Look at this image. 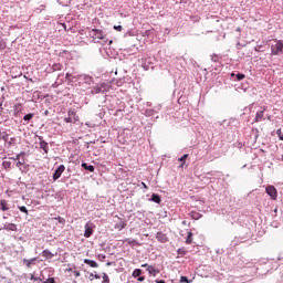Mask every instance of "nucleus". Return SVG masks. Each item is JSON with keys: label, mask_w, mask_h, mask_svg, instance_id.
I'll return each instance as SVG.
<instances>
[{"label": "nucleus", "mask_w": 283, "mask_h": 283, "mask_svg": "<svg viewBox=\"0 0 283 283\" xmlns=\"http://www.w3.org/2000/svg\"><path fill=\"white\" fill-rule=\"evenodd\" d=\"M142 268L146 269V271H148L149 275H153V277H156V275L160 273V270H158L155 265H149L145 263V264H142Z\"/></svg>", "instance_id": "nucleus-1"}, {"label": "nucleus", "mask_w": 283, "mask_h": 283, "mask_svg": "<svg viewBox=\"0 0 283 283\" xmlns=\"http://www.w3.org/2000/svg\"><path fill=\"white\" fill-rule=\"evenodd\" d=\"M265 191L272 200H277V189H275L274 186H268Z\"/></svg>", "instance_id": "nucleus-2"}, {"label": "nucleus", "mask_w": 283, "mask_h": 283, "mask_svg": "<svg viewBox=\"0 0 283 283\" xmlns=\"http://www.w3.org/2000/svg\"><path fill=\"white\" fill-rule=\"evenodd\" d=\"M94 233V223L87 222L85 224L84 238H92Z\"/></svg>", "instance_id": "nucleus-3"}, {"label": "nucleus", "mask_w": 283, "mask_h": 283, "mask_svg": "<svg viewBox=\"0 0 283 283\" xmlns=\"http://www.w3.org/2000/svg\"><path fill=\"white\" fill-rule=\"evenodd\" d=\"M283 50V43L282 41H277L275 45L272 46V54L274 56H277V54H281Z\"/></svg>", "instance_id": "nucleus-4"}, {"label": "nucleus", "mask_w": 283, "mask_h": 283, "mask_svg": "<svg viewBox=\"0 0 283 283\" xmlns=\"http://www.w3.org/2000/svg\"><path fill=\"white\" fill-rule=\"evenodd\" d=\"M63 171H65V166L60 165L53 174V180H59V178H61V176L63 175Z\"/></svg>", "instance_id": "nucleus-5"}, {"label": "nucleus", "mask_w": 283, "mask_h": 283, "mask_svg": "<svg viewBox=\"0 0 283 283\" xmlns=\"http://www.w3.org/2000/svg\"><path fill=\"white\" fill-rule=\"evenodd\" d=\"M93 38L94 39H99V41H103V39H105V33L103 32V30L101 29H93Z\"/></svg>", "instance_id": "nucleus-6"}, {"label": "nucleus", "mask_w": 283, "mask_h": 283, "mask_svg": "<svg viewBox=\"0 0 283 283\" xmlns=\"http://www.w3.org/2000/svg\"><path fill=\"white\" fill-rule=\"evenodd\" d=\"M156 240H158V242H161L163 244H165V242H169V238L163 232L156 233Z\"/></svg>", "instance_id": "nucleus-7"}, {"label": "nucleus", "mask_w": 283, "mask_h": 283, "mask_svg": "<svg viewBox=\"0 0 283 283\" xmlns=\"http://www.w3.org/2000/svg\"><path fill=\"white\" fill-rule=\"evenodd\" d=\"M67 116H71V118H73V120H74L75 123H78V122L81 120V118H80L78 115L76 114V111H74V109H69Z\"/></svg>", "instance_id": "nucleus-8"}, {"label": "nucleus", "mask_w": 283, "mask_h": 283, "mask_svg": "<svg viewBox=\"0 0 283 283\" xmlns=\"http://www.w3.org/2000/svg\"><path fill=\"white\" fill-rule=\"evenodd\" d=\"M0 209L1 211H10V205H8L6 199L0 200Z\"/></svg>", "instance_id": "nucleus-9"}, {"label": "nucleus", "mask_w": 283, "mask_h": 283, "mask_svg": "<svg viewBox=\"0 0 283 283\" xmlns=\"http://www.w3.org/2000/svg\"><path fill=\"white\" fill-rule=\"evenodd\" d=\"M23 264L27 266V269H32V264L36 262V258L33 259H23Z\"/></svg>", "instance_id": "nucleus-10"}, {"label": "nucleus", "mask_w": 283, "mask_h": 283, "mask_svg": "<svg viewBox=\"0 0 283 283\" xmlns=\"http://www.w3.org/2000/svg\"><path fill=\"white\" fill-rule=\"evenodd\" d=\"M84 264H87L91 269H98V263L94 260L85 259Z\"/></svg>", "instance_id": "nucleus-11"}, {"label": "nucleus", "mask_w": 283, "mask_h": 283, "mask_svg": "<svg viewBox=\"0 0 283 283\" xmlns=\"http://www.w3.org/2000/svg\"><path fill=\"white\" fill-rule=\"evenodd\" d=\"M264 112H266V108H263L262 111L258 112L255 115V123L262 122V118H264Z\"/></svg>", "instance_id": "nucleus-12"}, {"label": "nucleus", "mask_w": 283, "mask_h": 283, "mask_svg": "<svg viewBox=\"0 0 283 283\" xmlns=\"http://www.w3.org/2000/svg\"><path fill=\"white\" fill-rule=\"evenodd\" d=\"M150 200L151 202H156V205H160V202H163V199L157 193H153Z\"/></svg>", "instance_id": "nucleus-13"}, {"label": "nucleus", "mask_w": 283, "mask_h": 283, "mask_svg": "<svg viewBox=\"0 0 283 283\" xmlns=\"http://www.w3.org/2000/svg\"><path fill=\"white\" fill-rule=\"evenodd\" d=\"M125 227H127V223H125L124 220H120L118 223L115 224V229H117V231H123Z\"/></svg>", "instance_id": "nucleus-14"}, {"label": "nucleus", "mask_w": 283, "mask_h": 283, "mask_svg": "<svg viewBox=\"0 0 283 283\" xmlns=\"http://www.w3.org/2000/svg\"><path fill=\"white\" fill-rule=\"evenodd\" d=\"M42 256L45 258V260H52L54 258V254H52V252H50V250H44L42 252Z\"/></svg>", "instance_id": "nucleus-15"}, {"label": "nucleus", "mask_w": 283, "mask_h": 283, "mask_svg": "<svg viewBox=\"0 0 283 283\" xmlns=\"http://www.w3.org/2000/svg\"><path fill=\"white\" fill-rule=\"evenodd\" d=\"M40 149H43V151L48 154V151H50V146L48 145V142H41Z\"/></svg>", "instance_id": "nucleus-16"}, {"label": "nucleus", "mask_w": 283, "mask_h": 283, "mask_svg": "<svg viewBox=\"0 0 283 283\" xmlns=\"http://www.w3.org/2000/svg\"><path fill=\"white\" fill-rule=\"evenodd\" d=\"M187 158H189V154H185L181 158H179V163H181V165L179 167L184 168L185 167V163H187Z\"/></svg>", "instance_id": "nucleus-17"}, {"label": "nucleus", "mask_w": 283, "mask_h": 283, "mask_svg": "<svg viewBox=\"0 0 283 283\" xmlns=\"http://www.w3.org/2000/svg\"><path fill=\"white\" fill-rule=\"evenodd\" d=\"M193 242V232H188L186 238V244H191Z\"/></svg>", "instance_id": "nucleus-18"}, {"label": "nucleus", "mask_w": 283, "mask_h": 283, "mask_svg": "<svg viewBox=\"0 0 283 283\" xmlns=\"http://www.w3.org/2000/svg\"><path fill=\"white\" fill-rule=\"evenodd\" d=\"M9 135L7 132L0 130V140H4V143H8Z\"/></svg>", "instance_id": "nucleus-19"}, {"label": "nucleus", "mask_w": 283, "mask_h": 283, "mask_svg": "<svg viewBox=\"0 0 283 283\" xmlns=\"http://www.w3.org/2000/svg\"><path fill=\"white\" fill-rule=\"evenodd\" d=\"M22 158H25V153H20L18 154L15 157H11V160H15V161H19L21 160Z\"/></svg>", "instance_id": "nucleus-20"}, {"label": "nucleus", "mask_w": 283, "mask_h": 283, "mask_svg": "<svg viewBox=\"0 0 283 283\" xmlns=\"http://www.w3.org/2000/svg\"><path fill=\"white\" fill-rule=\"evenodd\" d=\"M32 118H34V113H29V114L24 115L23 120H25V123H30V120H32Z\"/></svg>", "instance_id": "nucleus-21"}, {"label": "nucleus", "mask_w": 283, "mask_h": 283, "mask_svg": "<svg viewBox=\"0 0 283 283\" xmlns=\"http://www.w3.org/2000/svg\"><path fill=\"white\" fill-rule=\"evenodd\" d=\"M23 165H25V157H22L20 160L17 161L15 167L20 168L23 167Z\"/></svg>", "instance_id": "nucleus-22"}, {"label": "nucleus", "mask_w": 283, "mask_h": 283, "mask_svg": "<svg viewBox=\"0 0 283 283\" xmlns=\"http://www.w3.org/2000/svg\"><path fill=\"white\" fill-rule=\"evenodd\" d=\"M140 275H143V270L140 269H135L133 271V277H140Z\"/></svg>", "instance_id": "nucleus-23"}, {"label": "nucleus", "mask_w": 283, "mask_h": 283, "mask_svg": "<svg viewBox=\"0 0 283 283\" xmlns=\"http://www.w3.org/2000/svg\"><path fill=\"white\" fill-rule=\"evenodd\" d=\"M83 169H85L86 171H91L94 172V166H88L87 164L83 163L82 164Z\"/></svg>", "instance_id": "nucleus-24"}, {"label": "nucleus", "mask_w": 283, "mask_h": 283, "mask_svg": "<svg viewBox=\"0 0 283 283\" xmlns=\"http://www.w3.org/2000/svg\"><path fill=\"white\" fill-rule=\"evenodd\" d=\"M101 92H103V87L102 86H95L92 90V94H101Z\"/></svg>", "instance_id": "nucleus-25"}, {"label": "nucleus", "mask_w": 283, "mask_h": 283, "mask_svg": "<svg viewBox=\"0 0 283 283\" xmlns=\"http://www.w3.org/2000/svg\"><path fill=\"white\" fill-rule=\"evenodd\" d=\"M6 227L9 231H17V224L14 223H9Z\"/></svg>", "instance_id": "nucleus-26"}, {"label": "nucleus", "mask_w": 283, "mask_h": 283, "mask_svg": "<svg viewBox=\"0 0 283 283\" xmlns=\"http://www.w3.org/2000/svg\"><path fill=\"white\" fill-rule=\"evenodd\" d=\"M178 255L185 256L187 255V250L185 248H180L177 250Z\"/></svg>", "instance_id": "nucleus-27"}, {"label": "nucleus", "mask_w": 283, "mask_h": 283, "mask_svg": "<svg viewBox=\"0 0 283 283\" xmlns=\"http://www.w3.org/2000/svg\"><path fill=\"white\" fill-rule=\"evenodd\" d=\"M237 80L238 81H244V78H247V75L242 74V73H239L235 75Z\"/></svg>", "instance_id": "nucleus-28"}, {"label": "nucleus", "mask_w": 283, "mask_h": 283, "mask_svg": "<svg viewBox=\"0 0 283 283\" xmlns=\"http://www.w3.org/2000/svg\"><path fill=\"white\" fill-rule=\"evenodd\" d=\"M102 283H109V276L107 275V273H103V281Z\"/></svg>", "instance_id": "nucleus-29"}, {"label": "nucleus", "mask_w": 283, "mask_h": 283, "mask_svg": "<svg viewBox=\"0 0 283 283\" xmlns=\"http://www.w3.org/2000/svg\"><path fill=\"white\" fill-rule=\"evenodd\" d=\"M23 106L21 104H17L15 105V114H19L20 112H22Z\"/></svg>", "instance_id": "nucleus-30"}, {"label": "nucleus", "mask_w": 283, "mask_h": 283, "mask_svg": "<svg viewBox=\"0 0 283 283\" xmlns=\"http://www.w3.org/2000/svg\"><path fill=\"white\" fill-rule=\"evenodd\" d=\"M22 213H25L28 216V208L25 206H21L18 208Z\"/></svg>", "instance_id": "nucleus-31"}, {"label": "nucleus", "mask_w": 283, "mask_h": 283, "mask_svg": "<svg viewBox=\"0 0 283 283\" xmlns=\"http://www.w3.org/2000/svg\"><path fill=\"white\" fill-rule=\"evenodd\" d=\"M64 123H76L72 116L69 115V117L64 118Z\"/></svg>", "instance_id": "nucleus-32"}, {"label": "nucleus", "mask_w": 283, "mask_h": 283, "mask_svg": "<svg viewBox=\"0 0 283 283\" xmlns=\"http://www.w3.org/2000/svg\"><path fill=\"white\" fill-rule=\"evenodd\" d=\"M276 134H277L280 140H283L282 128H279V129L276 130Z\"/></svg>", "instance_id": "nucleus-33"}, {"label": "nucleus", "mask_w": 283, "mask_h": 283, "mask_svg": "<svg viewBox=\"0 0 283 283\" xmlns=\"http://www.w3.org/2000/svg\"><path fill=\"white\" fill-rule=\"evenodd\" d=\"M10 161H3L2 163V167L4 168V169H10Z\"/></svg>", "instance_id": "nucleus-34"}, {"label": "nucleus", "mask_w": 283, "mask_h": 283, "mask_svg": "<svg viewBox=\"0 0 283 283\" xmlns=\"http://www.w3.org/2000/svg\"><path fill=\"white\" fill-rule=\"evenodd\" d=\"M180 282L191 283V281H189V279L187 276H181Z\"/></svg>", "instance_id": "nucleus-35"}, {"label": "nucleus", "mask_w": 283, "mask_h": 283, "mask_svg": "<svg viewBox=\"0 0 283 283\" xmlns=\"http://www.w3.org/2000/svg\"><path fill=\"white\" fill-rule=\"evenodd\" d=\"M114 30L117 32H123V25H114Z\"/></svg>", "instance_id": "nucleus-36"}, {"label": "nucleus", "mask_w": 283, "mask_h": 283, "mask_svg": "<svg viewBox=\"0 0 283 283\" xmlns=\"http://www.w3.org/2000/svg\"><path fill=\"white\" fill-rule=\"evenodd\" d=\"M73 275L75 277H81V271H77L76 269L73 271Z\"/></svg>", "instance_id": "nucleus-37"}, {"label": "nucleus", "mask_w": 283, "mask_h": 283, "mask_svg": "<svg viewBox=\"0 0 283 283\" xmlns=\"http://www.w3.org/2000/svg\"><path fill=\"white\" fill-rule=\"evenodd\" d=\"M76 269V266H74V268H69V269H66V271H67V273H74V270Z\"/></svg>", "instance_id": "nucleus-38"}, {"label": "nucleus", "mask_w": 283, "mask_h": 283, "mask_svg": "<svg viewBox=\"0 0 283 283\" xmlns=\"http://www.w3.org/2000/svg\"><path fill=\"white\" fill-rule=\"evenodd\" d=\"M45 283H56V281H54V277H51V279H48V280L45 281Z\"/></svg>", "instance_id": "nucleus-39"}, {"label": "nucleus", "mask_w": 283, "mask_h": 283, "mask_svg": "<svg viewBox=\"0 0 283 283\" xmlns=\"http://www.w3.org/2000/svg\"><path fill=\"white\" fill-rule=\"evenodd\" d=\"M53 70H55V71H56V70H61V64H54V65H53Z\"/></svg>", "instance_id": "nucleus-40"}, {"label": "nucleus", "mask_w": 283, "mask_h": 283, "mask_svg": "<svg viewBox=\"0 0 283 283\" xmlns=\"http://www.w3.org/2000/svg\"><path fill=\"white\" fill-rule=\"evenodd\" d=\"M0 50H6V44H4V42H0Z\"/></svg>", "instance_id": "nucleus-41"}, {"label": "nucleus", "mask_w": 283, "mask_h": 283, "mask_svg": "<svg viewBox=\"0 0 283 283\" xmlns=\"http://www.w3.org/2000/svg\"><path fill=\"white\" fill-rule=\"evenodd\" d=\"M138 279H137V281L138 282H145V276H137Z\"/></svg>", "instance_id": "nucleus-42"}, {"label": "nucleus", "mask_w": 283, "mask_h": 283, "mask_svg": "<svg viewBox=\"0 0 283 283\" xmlns=\"http://www.w3.org/2000/svg\"><path fill=\"white\" fill-rule=\"evenodd\" d=\"M260 48H262V45L255 46V48H254V51H255V52H260Z\"/></svg>", "instance_id": "nucleus-43"}, {"label": "nucleus", "mask_w": 283, "mask_h": 283, "mask_svg": "<svg viewBox=\"0 0 283 283\" xmlns=\"http://www.w3.org/2000/svg\"><path fill=\"white\" fill-rule=\"evenodd\" d=\"M38 139L40 140V143H44L45 140L43 139V136H38Z\"/></svg>", "instance_id": "nucleus-44"}, {"label": "nucleus", "mask_w": 283, "mask_h": 283, "mask_svg": "<svg viewBox=\"0 0 283 283\" xmlns=\"http://www.w3.org/2000/svg\"><path fill=\"white\" fill-rule=\"evenodd\" d=\"M192 218H195V220H198V213L192 212Z\"/></svg>", "instance_id": "nucleus-45"}, {"label": "nucleus", "mask_w": 283, "mask_h": 283, "mask_svg": "<svg viewBox=\"0 0 283 283\" xmlns=\"http://www.w3.org/2000/svg\"><path fill=\"white\" fill-rule=\"evenodd\" d=\"M142 186L144 187V189H147V184L146 182H142Z\"/></svg>", "instance_id": "nucleus-46"}, {"label": "nucleus", "mask_w": 283, "mask_h": 283, "mask_svg": "<svg viewBox=\"0 0 283 283\" xmlns=\"http://www.w3.org/2000/svg\"><path fill=\"white\" fill-rule=\"evenodd\" d=\"M156 283H166L165 280H157Z\"/></svg>", "instance_id": "nucleus-47"}, {"label": "nucleus", "mask_w": 283, "mask_h": 283, "mask_svg": "<svg viewBox=\"0 0 283 283\" xmlns=\"http://www.w3.org/2000/svg\"><path fill=\"white\" fill-rule=\"evenodd\" d=\"M94 277H95V280H101V276L97 274H95Z\"/></svg>", "instance_id": "nucleus-48"}, {"label": "nucleus", "mask_w": 283, "mask_h": 283, "mask_svg": "<svg viewBox=\"0 0 283 283\" xmlns=\"http://www.w3.org/2000/svg\"><path fill=\"white\" fill-rule=\"evenodd\" d=\"M59 222H63V219H61V217L57 218Z\"/></svg>", "instance_id": "nucleus-49"}, {"label": "nucleus", "mask_w": 283, "mask_h": 283, "mask_svg": "<svg viewBox=\"0 0 283 283\" xmlns=\"http://www.w3.org/2000/svg\"><path fill=\"white\" fill-rule=\"evenodd\" d=\"M237 32H242V30L240 28L237 29Z\"/></svg>", "instance_id": "nucleus-50"}, {"label": "nucleus", "mask_w": 283, "mask_h": 283, "mask_svg": "<svg viewBox=\"0 0 283 283\" xmlns=\"http://www.w3.org/2000/svg\"><path fill=\"white\" fill-rule=\"evenodd\" d=\"M66 78H70V73H66Z\"/></svg>", "instance_id": "nucleus-51"}, {"label": "nucleus", "mask_w": 283, "mask_h": 283, "mask_svg": "<svg viewBox=\"0 0 283 283\" xmlns=\"http://www.w3.org/2000/svg\"><path fill=\"white\" fill-rule=\"evenodd\" d=\"M231 76H235V73H231Z\"/></svg>", "instance_id": "nucleus-52"}, {"label": "nucleus", "mask_w": 283, "mask_h": 283, "mask_svg": "<svg viewBox=\"0 0 283 283\" xmlns=\"http://www.w3.org/2000/svg\"><path fill=\"white\" fill-rule=\"evenodd\" d=\"M112 43H113V41L111 40V41H109V45H112Z\"/></svg>", "instance_id": "nucleus-53"}]
</instances>
